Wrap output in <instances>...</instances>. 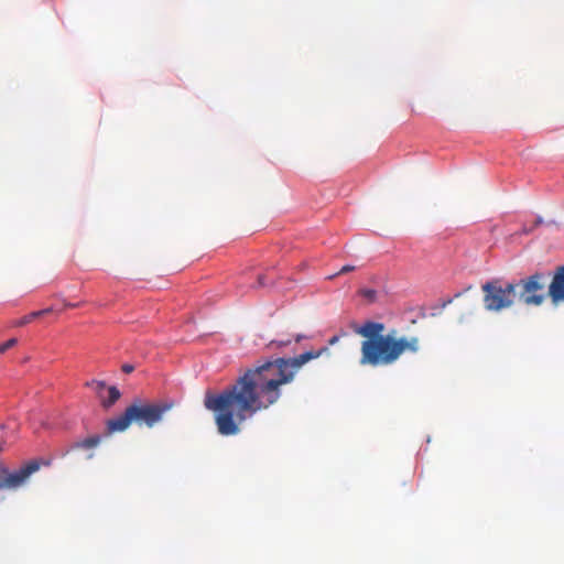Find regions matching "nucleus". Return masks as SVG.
I'll return each instance as SVG.
<instances>
[{"label":"nucleus","mask_w":564,"mask_h":564,"mask_svg":"<svg viewBox=\"0 0 564 564\" xmlns=\"http://www.w3.org/2000/svg\"><path fill=\"white\" fill-rule=\"evenodd\" d=\"M18 340L15 338H11L3 344L0 345V352L4 354L8 349L14 347L17 345Z\"/></svg>","instance_id":"obj_12"},{"label":"nucleus","mask_w":564,"mask_h":564,"mask_svg":"<svg viewBox=\"0 0 564 564\" xmlns=\"http://www.w3.org/2000/svg\"><path fill=\"white\" fill-rule=\"evenodd\" d=\"M6 442L3 440H0V452L3 451Z\"/></svg>","instance_id":"obj_19"},{"label":"nucleus","mask_w":564,"mask_h":564,"mask_svg":"<svg viewBox=\"0 0 564 564\" xmlns=\"http://www.w3.org/2000/svg\"><path fill=\"white\" fill-rule=\"evenodd\" d=\"M67 306L68 307H75L76 305L75 304H68Z\"/></svg>","instance_id":"obj_20"},{"label":"nucleus","mask_w":564,"mask_h":564,"mask_svg":"<svg viewBox=\"0 0 564 564\" xmlns=\"http://www.w3.org/2000/svg\"><path fill=\"white\" fill-rule=\"evenodd\" d=\"M50 465V459L34 458L11 470L0 462V490H18L24 487L30 477L40 470L41 466Z\"/></svg>","instance_id":"obj_6"},{"label":"nucleus","mask_w":564,"mask_h":564,"mask_svg":"<svg viewBox=\"0 0 564 564\" xmlns=\"http://www.w3.org/2000/svg\"><path fill=\"white\" fill-rule=\"evenodd\" d=\"M327 352L328 347H323L292 358L268 360L247 369L221 391H207L204 406L214 413L217 432L221 436L238 435L247 420L279 401L281 387L292 382L305 364Z\"/></svg>","instance_id":"obj_1"},{"label":"nucleus","mask_w":564,"mask_h":564,"mask_svg":"<svg viewBox=\"0 0 564 564\" xmlns=\"http://www.w3.org/2000/svg\"><path fill=\"white\" fill-rule=\"evenodd\" d=\"M304 338H305V336H304V335L299 334V335H296V336H295V341H296V343H300V341H301L302 339H304Z\"/></svg>","instance_id":"obj_18"},{"label":"nucleus","mask_w":564,"mask_h":564,"mask_svg":"<svg viewBox=\"0 0 564 564\" xmlns=\"http://www.w3.org/2000/svg\"><path fill=\"white\" fill-rule=\"evenodd\" d=\"M360 295L367 299L369 302H375L377 300V291L372 289L360 290Z\"/></svg>","instance_id":"obj_11"},{"label":"nucleus","mask_w":564,"mask_h":564,"mask_svg":"<svg viewBox=\"0 0 564 564\" xmlns=\"http://www.w3.org/2000/svg\"><path fill=\"white\" fill-rule=\"evenodd\" d=\"M120 397L121 393L117 387H108L107 397L104 395L100 403L105 409H109L120 399Z\"/></svg>","instance_id":"obj_8"},{"label":"nucleus","mask_w":564,"mask_h":564,"mask_svg":"<svg viewBox=\"0 0 564 564\" xmlns=\"http://www.w3.org/2000/svg\"><path fill=\"white\" fill-rule=\"evenodd\" d=\"M0 429H3V425L0 424Z\"/></svg>","instance_id":"obj_21"},{"label":"nucleus","mask_w":564,"mask_h":564,"mask_svg":"<svg viewBox=\"0 0 564 564\" xmlns=\"http://www.w3.org/2000/svg\"><path fill=\"white\" fill-rule=\"evenodd\" d=\"M289 344H291V339H286V340H272V341H270L269 346L273 348V347L288 346Z\"/></svg>","instance_id":"obj_14"},{"label":"nucleus","mask_w":564,"mask_h":564,"mask_svg":"<svg viewBox=\"0 0 564 564\" xmlns=\"http://www.w3.org/2000/svg\"><path fill=\"white\" fill-rule=\"evenodd\" d=\"M52 310L51 308H45V310H41V311H35V312H32L23 317H21L20 319H17L14 323H13V326L15 327H22L29 323H31L32 321H34L35 318L37 317H41V316H44L46 314H48Z\"/></svg>","instance_id":"obj_9"},{"label":"nucleus","mask_w":564,"mask_h":564,"mask_svg":"<svg viewBox=\"0 0 564 564\" xmlns=\"http://www.w3.org/2000/svg\"><path fill=\"white\" fill-rule=\"evenodd\" d=\"M121 369L124 373H131L134 370V367L130 364H124Z\"/></svg>","instance_id":"obj_15"},{"label":"nucleus","mask_w":564,"mask_h":564,"mask_svg":"<svg viewBox=\"0 0 564 564\" xmlns=\"http://www.w3.org/2000/svg\"><path fill=\"white\" fill-rule=\"evenodd\" d=\"M257 283H258V286H261V288L265 286L268 284L265 281V275H259Z\"/></svg>","instance_id":"obj_16"},{"label":"nucleus","mask_w":564,"mask_h":564,"mask_svg":"<svg viewBox=\"0 0 564 564\" xmlns=\"http://www.w3.org/2000/svg\"><path fill=\"white\" fill-rule=\"evenodd\" d=\"M173 406V401L149 402L142 399H135L126 408L121 415L107 421V433L123 432L132 423L140 427L145 426L152 429L163 421L164 415L172 410Z\"/></svg>","instance_id":"obj_4"},{"label":"nucleus","mask_w":564,"mask_h":564,"mask_svg":"<svg viewBox=\"0 0 564 564\" xmlns=\"http://www.w3.org/2000/svg\"><path fill=\"white\" fill-rule=\"evenodd\" d=\"M484 307L489 312H500L513 306L517 300V285L513 282L501 283L498 279L481 285Z\"/></svg>","instance_id":"obj_5"},{"label":"nucleus","mask_w":564,"mask_h":564,"mask_svg":"<svg viewBox=\"0 0 564 564\" xmlns=\"http://www.w3.org/2000/svg\"><path fill=\"white\" fill-rule=\"evenodd\" d=\"M86 386L91 388L96 395L98 397L99 400L102 399V397L105 395V392L107 391V386H106V382L105 381H100V380H91V381H88L86 382Z\"/></svg>","instance_id":"obj_10"},{"label":"nucleus","mask_w":564,"mask_h":564,"mask_svg":"<svg viewBox=\"0 0 564 564\" xmlns=\"http://www.w3.org/2000/svg\"><path fill=\"white\" fill-rule=\"evenodd\" d=\"M339 340V336L335 335L328 340V345L333 346Z\"/></svg>","instance_id":"obj_17"},{"label":"nucleus","mask_w":564,"mask_h":564,"mask_svg":"<svg viewBox=\"0 0 564 564\" xmlns=\"http://www.w3.org/2000/svg\"><path fill=\"white\" fill-rule=\"evenodd\" d=\"M546 274L535 272L513 282L517 285V300L527 306H541L546 297L553 305L564 303V264L555 268L547 291Z\"/></svg>","instance_id":"obj_3"},{"label":"nucleus","mask_w":564,"mask_h":564,"mask_svg":"<svg viewBox=\"0 0 564 564\" xmlns=\"http://www.w3.org/2000/svg\"><path fill=\"white\" fill-rule=\"evenodd\" d=\"M100 443H101V436L93 435L85 440L77 441V442L73 443L66 453H68L69 451H76V449L88 451L90 453L87 455V458L90 459L94 457V453L91 451L95 449Z\"/></svg>","instance_id":"obj_7"},{"label":"nucleus","mask_w":564,"mask_h":564,"mask_svg":"<svg viewBox=\"0 0 564 564\" xmlns=\"http://www.w3.org/2000/svg\"><path fill=\"white\" fill-rule=\"evenodd\" d=\"M386 327L379 322H365L355 329L365 339L360 346V366L384 367L393 365L405 354H415L420 349L417 337H397L395 330L383 334Z\"/></svg>","instance_id":"obj_2"},{"label":"nucleus","mask_w":564,"mask_h":564,"mask_svg":"<svg viewBox=\"0 0 564 564\" xmlns=\"http://www.w3.org/2000/svg\"><path fill=\"white\" fill-rule=\"evenodd\" d=\"M354 270H355L354 265L346 264L336 274L330 275L329 279H333L334 276L339 275V274H345V273L351 272Z\"/></svg>","instance_id":"obj_13"}]
</instances>
